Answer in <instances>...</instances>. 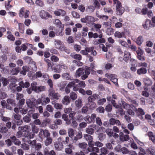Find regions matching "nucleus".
I'll use <instances>...</instances> for the list:
<instances>
[{"mask_svg":"<svg viewBox=\"0 0 155 155\" xmlns=\"http://www.w3.org/2000/svg\"><path fill=\"white\" fill-rule=\"evenodd\" d=\"M62 137H59L57 139V141L54 142V146L55 149L58 150H61L63 147V143L67 144L68 143L70 138L68 137H66L65 140H63Z\"/></svg>","mask_w":155,"mask_h":155,"instance_id":"obj_1","label":"nucleus"},{"mask_svg":"<svg viewBox=\"0 0 155 155\" xmlns=\"http://www.w3.org/2000/svg\"><path fill=\"white\" fill-rule=\"evenodd\" d=\"M68 86L70 87H72L74 91H77L80 87L84 88L85 86V84L84 81L75 79L74 81L69 82Z\"/></svg>","mask_w":155,"mask_h":155,"instance_id":"obj_2","label":"nucleus"},{"mask_svg":"<svg viewBox=\"0 0 155 155\" xmlns=\"http://www.w3.org/2000/svg\"><path fill=\"white\" fill-rule=\"evenodd\" d=\"M114 4L116 5L117 14L121 15L124 11V8L122 6L121 3L118 0H113Z\"/></svg>","mask_w":155,"mask_h":155,"instance_id":"obj_3","label":"nucleus"},{"mask_svg":"<svg viewBox=\"0 0 155 155\" xmlns=\"http://www.w3.org/2000/svg\"><path fill=\"white\" fill-rule=\"evenodd\" d=\"M50 102V98L45 95H42L37 99L38 105L41 104L42 106H45Z\"/></svg>","mask_w":155,"mask_h":155,"instance_id":"obj_4","label":"nucleus"},{"mask_svg":"<svg viewBox=\"0 0 155 155\" xmlns=\"http://www.w3.org/2000/svg\"><path fill=\"white\" fill-rule=\"evenodd\" d=\"M26 103L27 106L31 108H34V107H36V105H38L37 100L34 97L26 99Z\"/></svg>","mask_w":155,"mask_h":155,"instance_id":"obj_5","label":"nucleus"},{"mask_svg":"<svg viewBox=\"0 0 155 155\" xmlns=\"http://www.w3.org/2000/svg\"><path fill=\"white\" fill-rule=\"evenodd\" d=\"M51 134L49 131L46 129L43 130L41 129L38 134V136L40 138L42 139L45 137L50 136Z\"/></svg>","mask_w":155,"mask_h":155,"instance_id":"obj_6","label":"nucleus"},{"mask_svg":"<svg viewBox=\"0 0 155 155\" xmlns=\"http://www.w3.org/2000/svg\"><path fill=\"white\" fill-rule=\"evenodd\" d=\"M88 35L89 38H102L103 37V34L101 31L99 30L98 33H93L92 31L89 32L88 33Z\"/></svg>","mask_w":155,"mask_h":155,"instance_id":"obj_7","label":"nucleus"},{"mask_svg":"<svg viewBox=\"0 0 155 155\" xmlns=\"http://www.w3.org/2000/svg\"><path fill=\"white\" fill-rule=\"evenodd\" d=\"M104 129V127H100L96 132L98 134V138L101 141H103L106 137V135L102 133V131Z\"/></svg>","mask_w":155,"mask_h":155,"instance_id":"obj_8","label":"nucleus"},{"mask_svg":"<svg viewBox=\"0 0 155 155\" xmlns=\"http://www.w3.org/2000/svg\"><path fill=\"white\" fill-rule=\"evenodd\" d=\"M48 95L51 97V99L58 100L60 97V95L58 93L55 92L53 89H49Z\"/></svg>","mask_w":155,"mask_h":155,"instance_id":"obj_9","label":"nucleus"},{"mask_svg":"<svg viewBox=\"0 0 155 155\" xmlns=\"http://www.w3.org/2000/svg\"><path fill=\"white\" fill-rule=\"evenodd\" d=\"M105 41V39H96L94 41V44L95 45H97L99 44V46L101 48H102V50L105 52L107 51V47H105L102 43H104Z\"/></svg>","mask_w":155,"mask_h":155,"instance_id":"obj_10","label":"nucleus"},{"mask_svg":"<svg viewBox=\"0 0 155 155\" xmlns=\"http://www.w3.org/2000/svg\"><path fill=\"white\" fill-rule=\"evenodd\" d=\"M96 115L95 114H93L91 116L87 115L84 118V120L87 123L90 124L93 122L94 121L95 119L96 118Z\"/></svg>","mask_w":155,"mask_h":155,"instance_id":"obj_11","label":"nucleus"},{"mask_svg":"<svg viewBox=\"0 0 155 155\" xmlns=\"http://www.w3.org/2000/svg\"><path fill=\"white\" fill-rule=\"evenodd\" d=\"M96 127L95 125H89L86 129V132L88 134L92 135L94 132V128Z\"/></svg>","mask_w":155,"mask_h":155,"instance_id":"obj_12","label":"nucleus"},{"mask_svg":"<svg viewBox=\"0 0 155 155\" xmlns=\"http://www.w3.org/2000/svg\"><path fill=\"white\" fill-rule=\"evenodd\" d=\"M121 102L122 107L123 108L127 110V111L129 109H134V108H135V107L132 104H127L125 101H121Z\"/></svg>","mask_w":155,"mask_h":155,"instance_id":"obj_13","label":"nucleus"},{"mask_svg":"<svg viewBox=\"0 0 155 155\" xmlns=\"http://www.w3.org/2000/svg\"><path fill=\"white\" fill-rule=\"evenodd\" d=\"M110 124V125H116L117 126L121 125V123L120 121L117 119H115L113 118H111L109 120Z\"/></svg>","mask_w":155,"mask_h":155,"instance_id":"obj_14","label":"nucleus"},{"mask_svg":"<svg viewBox=\"0 0 155 155\" xmlns=\"http://www.w3.org/2000/svg\"><path fill=\"white\" fill-rule=\"evenodd\" d=\"M54 14L57 16H64L66 14V12L62 9H58L54 11Z\"/></svg>","mask_w":155,"mask_h":155,"instance_id":"obj_15","label":"nucleus"},{"mask_svg":"<svg viewBox=\"0 0 155 155\" xmlns=\"http://www.w3.org/2000/svg\"><path fill=\"white\" fill-rule=\"evenodd\" d=\"M91 68L90 67H86L85 70H84V73L85 74H83L81 77V79L83 80H84L87 78L88 77V75L90 74Z\"/></svg>","mask_w":155,"mask_h":155,"instance_id":"obj_16","label":"nucleus"},{"mask_svg":"<svg viewBox=\"0 0 155 155\" xmlns=\"http://www.w3.org/2000/svg\"><path fill=\"white\" fill-rule=\"evenodd\" d=\"M131 58L130 53L127 51H125L124 52V55L123 60L126 62H128L130 61Z\"/></svg>","mask_w":155,"mask_h":155,"instance_id":"obj_17","label":"nucleus"},{"mask_svg":"<svg viewBox=\"0 0 155 155\" xmlns=\"http://www.w3.org/2000/svg\"><path fill=\"white\" fill-rule=\"evenodd\" d=\"M85 68H79L76 71V76L77 77H80L81 75L84 74Z\"/></svg>","mask_w":155,"mask_h":155,"instance_id":"obj_18","label":"nucleus"},{"mask_svg":"<svg viewBox=\"0 0 155 155\" xmlns=\"http://www.w3.org/2000/svg\"><path fill=\"white\" fill-rule=\"evenodd\" d=\"M96 18L91 16H87V24L89 25H93L94 22L96 21Z\"/></svg>","mask_w":155,"mask_h":155,"instance_id":"obj_19","label":"nucleus"},{"mask_svg":"<svg viewBox=\"0 0 155 155\" xmlns=\"http://www.w3.org/2000/svg\"><path fill=\"white\" fill-rule=\"evenodd\" d=\"M94 48L93 47H86L85 50H86L87 53L91 52V54L93 56H95L97 54L96 51L94 50Z\"/></svg>","mask_w":155,"mask_h":155,"instance_id":"obj_20","label":"nucleus"},{"mask_svg":"<svg viewBox=\"0 0 155 155\" xmlns=\"http://www.w3.org/2000/svg\"><path fill=\"white\" fill-rule=\"evenodd\" d=\"M75 105L77 108L78 109L80 108L83 105L81 99L79 98L78 100H76L75 102Z\"/></svg>","mask_w":155,"mask_h":155,"instance_id":"obj_21","label":"nucleus"},{"mask_svg":"<svg viewBox=\"0 0 155 155\" xmlns=\"http://www.w3.org/2000/svg\"><path fill=\"white\" fill-rule=\"evenodd\" d=\"M44 155H56L55 152L53 150L49 151L47 148H45L44 151Z\"/></svg>","mask_w":155,"mask_h":155,"instance_id":"obj_22","label":"nucleus"},{"mask_svg":"<svg viewBox=\"0 0 155 155\" xmlns=\"http://www.w3.org/2000/svg\"><path fill=\"white\" fill-rule=\"evenodd\" d=\"M10 138L12 142H13L15 145L19 146L21 144V142L18 139H17L16 137H11Z\"/></svg>","mask_w":155,"mask_h":155,"instance_id":"obj_23","label":"nucleus"},{"mask_svg":"<svg viewBox=\"0 0 155 155\" xmlns=\"http://www.w3.org/2000/svg\"><path fill=\"white\" fill-rule=\"evenodd\" d=\"M74 148L73 145L71 144H69L67 147L65 148V152L68 154H71L72 152V149Z\"/></svg>","mask_w":155,"mask_h":155,"instance_id":"obj_24","label":"nucleus"},{"mask_svg":"<svg viewBox=\"0 0 155 155\" xmlns=\"http://www.w3.org/2000/svg\"><path fill=\"white\" fill-rule=\"evenodd\" d=\"M144 84L147 86H150L152 84V80L148 78H146L143 79Z\"/></svg>","mask_w":155,"mask_h":155,"instance_id":"obj_25","label":"nucleus"},{"mask_svg":"<svg viewBox=\"0 0 155 155\" xmlns=\"http://www.w3.org/2000/svg\"><path fill=\"white\" fill-rule=\"evenodd\" d=\"M82 133L81 131H79L78 132L76 136L72 139V140L74 142H75L78 140L82 138Z\"/></svg>","mask_w":155,"mask_h":155,"instance_id":"obj_26","label":"nucleus"},{"mask_svg":"<svg viewBox=\"0 0 155 155\" xmlns=\"http://www.w3.org/2000/svg\"><path fill=\"white\" fill-rule=\"evenodd\" d=\"M87 100L90 103L89 104V105H91V104L92 105V106L91 107V108H94L96 107V104L93 102V101L95 100L94 99V98L92 95L88 97L87 98Z\"/></svg>","mask_w":155,"mask_h":155,"instance_id":"obj_27","label":"nucleus"},{"mask_svg":"<svg viewBox=\"0 0 155 155\" xmlns=\"http://www.w3.org/2000/svg\"><path fill=\"white\" fill-rule=\"evenodd\" d=\"M147 70L145 68H141L138 69L137 71V73L138 75L144 74L146 73Z\"/></svg>","mask_w":155,"mask_h":155,"instance_id":"obj_28","label":"nucleus"},{"mask_svg":"<svg viewBox=\"0 0 155 155\" xmlns=\"http://www.w3.org/2000/svg\"><path fill=\"white\" fill-rule=\"evenodd\" d=\"M70 99L68 96H65L62 100V103L64 105H67L70 103Z\"/></svg>","mask_w":155,"mask_h":155,"instance_id":"obj_29","label":"nucleus"},{"mask_svg":"<svg viewBox=\"0 0 155 155\" xmlns=\"http://www.w3.org/2000/svg\"><path fill=\"white\" fill-rule=\"evenodd\" d=\"M46 139L44 141V143L46 146H48L51 144L52 142L53 139L50 136L46 137Z\"/></svg>","mask_w":155,"mask_h":155,"instance_id":"obj_30","label":"nucleus"},{"mask_svg":"<svg viewBox=\"0 0 155 155\" xmlns=\"http://www.w3.org/2000/svg\"><path fill=\"white\" fill-rule=\"evenodd\" d=\"M147 136L149 137V138L154 143H155V135L151 131H149L147 132Z\"/></svg>","mask_w":155,"mask_h":155,"instance_id":"obj_31","label":"nucleus"},{"mask_svg":"<svg viewBox=\"0 0 155 155\" xmlns=\"http://www.w3.org/2000/svg\"><path fill=\"white\" fill-rule=\"evenodd\" d=\"M125 33L124 32H120L119 31H116L114 33V35L116 38H121L124 37Z\"/></svg>","mask_w":155,"mask_h":155,"instance_id":"obj_32","label":"nucleus"},{"mask_svg":"<svg viewBox=\"0 0 155 155\" xmlns=\"http://www.w3.org/2000/svg\"><path fill=\"white\" fill-rule=\"evenodd\" d=\"M150 21L147 20L146 21L145 24L143 25V27L145 29H148L150 27Z\"/></svg>","mask_w":155,"mask_h":155,"instance_id":"obj_33","label":"nucleus"},{"mask_svg":"<svg viewBox=\"0 0 155 155\" xmlns=\"http://www.w3.org/2000/svg\"><path fill=\"white\" fill-rule=\"evenodd\" d=\"M70 56L73 58L79 61L81 60L82 59L81 55L79 54H75L74 53H72L71 54Z\"/></svg>","mask_w":155,"mask_h":155,"instance_id":"obj_34","label":"nucleus"},{"mask_svg":"<svg viewBox=\"0 0 155 155\" xmlns=\"http://www.w3.org/2000/svg\"><path fill=\"white\" fill-rule=\"evenodd\" d=\"M40 15L41 17L43 19H46L49 16L48 13L44 11H41L40 12Z\"/></svg>","mask_w":155,"mask_h":155,"instance_id":"obj_35","label":"nucleus"},{"mask_svg":"<svg viewBox=\"0 0 155 155\" xmlns=\"http://www.w3.org/2000/svg\"><path fill=\"white\" fill-rule=\"evenodd\" d=\"M29 126L27 125H25L23 126H20L18 128V130L21 131L23 133L25 132L29 129Z\"/></svg>","mask_w":155,"mask_h":155,"instance_id":"obj_36","label":"nucleus"},{"mask_svg":"<svg viewBox=\"0 0 155 155\" xmlns=\"http://www.w3.org/2000/svg\"><path fill=\"white\" fill-rule=\"evenodd\" d=\"M19 85L21 86L23 88H28L30 84L28 82L26 81L24 83L23 81H21L19 83Z\"/></svg>","mask_w":155,"mask_h":155,"instance_id":"obj_37","label":"nucleus"},{"mask_svg":"<svg viewBox=\"0 0 155 155\" xmlns=\"http://www.w3.org/2000/svg\"><path fill=\"white\" fill-rule=\"evenodd\" d=\"M114 144V141L113 140L110 141V143L108 142L105 144L106 148L107 150H112L113 149V147L112 144Z\"/></svg>","mask_w":155,"mask_h":155,"instance_id":"obj_38","label":"nucleus"},{"mask_svg":"<svg viewBox=\"0 0 155 155\" xmlns=\"http://www.w3.org/2000/svg\"><path fill=\"white\" fill-rule=\"evenodd\" d=\"M19 69L20 68L19 67L12 68L11 70L12 74L13 75H17L20 71Z\"/></svg>","mask_w":155,"mask_h":155,"instance_id":"obj_39","label":"nucleus"},{"mask_svg":"<svg viewBox=\"0 0 155 155\" xmlns=\"http://www.w3.org/2000/svg\"><path fill=\"white\" fill-rule=\"evenodd\" d=\"M46 90V87L45 86H41L37 87V90L36 91V93H39L41 92L44 91Z\"/></svg>","mask_w":155,"mask_h":155,"instance_id":"obj_40","label":"nucleus"},{"mask_svg":"<svg viewBox=\"0 0 155 155\" xmlns=\"http://www.w3.org/2000/svg\"><path fill=\"white\" fill-rule=\"evenodd\" d=\"M105 77L110 79L111 81L113 79L117 77V75L114 74H111L109 73H106L105 74Z\"/></svg>","mask_w":155,"mask_h":155,"instance_id":"obj_41","label":"nucleus"},{"mask_svg":"<svg viewBox=\"0 0 155 155\" xmlns=\"http://www.w3.org/2000/svg\"><path fill=\"white\" fill-rule=\"evenodd\" d=\"M62 76L63 78L66 80H71V77L68 73H64L62 74Z\"/></svg>","mask_w":155,"mask_h":155,"instance_id":"obj_42","label":"nucleus"},{"mask_svg":"<svg viewBox=\"0 0 155 155\" xmlns=\"http://www.w3.org/2000/svg\"><path fill=\"white\" fill-rule=\"evenodd\" d=\"M22 71L21 72V73L25 75L26 74V72L28 71L29 70V68L27 66H24L22 67Z\"/></svg>","mask_w":155,"mask_h":155,"instance_id":"obj_43","label":"nucleus"},{"mask_svg":"<svg viewBox=\"0 0 155 155\" xmlns=\"http://www.w3.org/2000/svg\"><path fill=\"white\" fill-rule=\"evenodd\" d=\"M31 129L32 133L34 134L38 133L39 130L38 128L36 126L35 124H34L31 125Z\"/></svg>","mask_w":155,"mask_h":155,"instance_id":"obj_44","label":"nucleus"},{"mask_svg":"<svg viewBox=\"0 0 155 155\" xmlns=\"http://www.w3.org/2000/svg\"><path fill=\"white\" fill-rule=\"evenodd\" d=\"M55 47L58 49L60 48L61 45L62 44V43L59 40L57 39L55 40Z\"/></svg>","mask_w":155,"mask_h":155,"instance_id":"obj_45","label":"nucleus"},{"mask_svg":"<svg viewBox=\"0 0 155 155\" xmlns=\"http://www.w3.org/2000/svg\"><path fill=\"white\" fill-rule=\"evenodd\" d=\"M93 27L95 29L96 31L100 30V29L101 28L102 25L101 24H99L94 23L93 24Z\"/></svg>","mask_w":155,"mask_h":155,"instance_id":"obj_46","label":"nucleus"},{"mask_svg":"<svg viewBox=\"0 0 155 155\" xmlns=\"http://www.w3.org/2000/svg\"><path fill=\"white\" fill-rule=\"evenodd\" d=\"M76 114V112L75 111H73L69 115V117L71 120H76V117L75 116Z\"/></svg>","mask_w":155,"mask_h":155,"instance_id":"obj_47","label":"nucleus"},{"mask_svg":"<svg viewBox=\"0 0 155 155\" xmlns=\"http://www.w3.org/2000/svg\"><path fill=\"white\" fill-rule=\"evenodd\" d=\"M7 102L8 104H10L12 106H15V101L10 98L8 99L7 100Z\"/></svg>","mask_w":155,"mask_h":155,"instance_id":"obj_48","label":"nucleus"},{"mask_svg":"<svg viewBox=\"0 0 155 155\" xmlns=\"http://www.w3.org/2000/svg\"><path fill=\"white\" fill-rule=\"evenodd\" d=\"M37 83L35 82H32L31 84V88L33 89V91L36 92V91L37 90L38 87L37 86Z\"/></svg>","mask_w":155,"mask_h":155,"instance_id":"obj_49","label":"nucleus"},{"mask_svg":"<svg viewBox=\"0 0 155 155\" xmlns=\"http://www.w3.org/2000/svg\"><path fill=\"white\" fill-rule=\"evenodd\" d=\"M68 134L69 137L72 138L74 135V130L72 128H69L68 130Z\"/></svg>","mask_w":155,"mask_h":155,"instance_id":"obj_50","label":"nucleus"},{"mask_svg":"<svg viewBox=\"0 0 155 155\" xmlns=\"http://www.w3.org/2000/svg\"><path fill=\"white\" fill-rule=\"evenodd\" d=\"M35 136V134L33 133L30 132L28 134L26 135V134L24 135V137H27L28 139H31L33 138Z\"/></svg>","mask_w":155,"mask_h":155,"instance_id":"obj_51","label":"nucleus"},{"mask_svg":"<svg viewBox=\"0 0 155 155\" xmlns=\"http://www.w3.org/2000/svg\"><path fill=\"white\" fill-rule=\"evenodd\" d=\"M137 113L139 115H143L145 114V112L143 110L140 108L136 109Z\"/></svg>","mask_w":155,"mask_h":155,"instance_id":"obj_52","label":"nucleus"},{"mask_svg":"<svg viewBox=\"0 0 155 155\" xmlns=\"http://www.w3.org/2000/svg\"><path fill=\"white\" fill-rule=\"evenodd\" d=\"M8 129L5 126H1L0 127V132L3 134H5L8 131Z\"/></svg>","mask_w":155,"mask_h":155,"instance_id":"obj_53","label":"nucleus"},{"mask_svg":"<svg viewBox=\"0 0 155 155\" xmlns=\"http://www.w3.org/2000/svg\"><path fill=\"white\" fill-rule=\"evenodd\" d=\"M106 132L109 137H111L113 136V132L112 129L108 128L106 130Z\"/></svg>","mask_w":155,"mask_h":155,"instance_id":"obj_54","label":"nucleus"},{"mask_svg":"<svg viewBox=\"0 0 155 155\" xmlns=\"http://www.w3.org/2000/svg\"><path fill=\"white\" fill-rule=\"evenodd\" d=\"M81 110L82 114H87L88 111V109L87 107L85 106L82 107Z\"/></svg>","mask_w":155,"mask_h":155,"instance_id":"obj_55","label":"nucleus"},{"mask_svg":"<svg viewBox=\"0 0 155 155\" xmlns=\"http://www.w3.org/2000/svg\"><path fill=\"white\" fill-rule=\"evenodd\" d=\"M144 88L145 91H142V94L146 97H148L149 96V93L146 91L148 90V88L145 87H144Z\"/></svg>","mask_w":155,"mask_h":155,"instance_id":"obj_56","label":"nucleus"},{"mask_svg":"<svg viewBox=\"0 0 155 155\" xmlns=\"http://www.w3.org/2000/svg\"><path fill=\"white\" fill-rule=\"evenodd\" d=\"M78 146L81 149H85L87 147V145L86 143L84 142L81 143H79L78 144Z\"/></svg>","mask_w":155,"mask_h":155,"instance_id":"obj_57","label":"nucleus"},{"mask_svg":"<svg viewBox=\"0 0 155 155\" xmlns=\"http://www.w3.org/2000/svg\"><path fill=\"white\" fill-rule=\"evenodd\" d=\"M84 137L87 141H91V140L93 139V137L87 134H84Z\"/></svg>","mask_w":155,"mask_h":155,"instance_id":"obj_58","label":"nucleus"},{"mask_svg":"<svg viewBox=\"0 0 155 155\" xmlns=\"http://www.w3.org/2000/svg\"><path fill=\"white\" fill-rule=\"evenodd\" d=\"M71 98L73 100H75L77 98V94L74 92H71L70 94Z\"/></svg>","mask_w":155,"mask_h":155,"instance_id":"obj_59","label":"nucleus"},{"mask_svg":"<svg viewBox=\"0 0 155 155\" xmlns=\"http://www.w3.org/2000/svg\"><path fill=\"white\" fill-rule=\"evenodd\" d=\"M46 109L47 111L50 112H52L54 110V108L51 105L48 104L46 106Z\"/></svg>","mask_w":155,"mask_h":155,"instance_id":"obj_60","label":"nucleus"},{"mask_svg":"<svg viewBox=\"0 0 155 155\" xmlns=\"http://www.w3.org/2000/svg\"><path fill=\"white\" fill-rule=\"evenodd\" d=\"M101 153L107 154L109 153V150L105 147H101L100 149Z\"/></svg>","mask_w":155,"mask_h":155,"instance_id":"obj_61","label":"nucleus"},{"mask_svg":"<svg viewBox=\"0 0 155 155\" xmlns=\"http://www.w3.org/2000/svg\"><path fill=\"white\" fill-rule=\"evenodd\" d=\"M47 83L50 87L49 89H53V83L52 80L50 79H49L47 81Z\"/></svg>","mask_w":155,"mask_h":155,"instance_id":"obj_62","label":"nucleus"},{"mask_svg":"<svg viewBox=\"0 0 155 155\" xmlns=\"http://www.w3.org/2000/svg\"><path fill=\"white\" fill-rule=\"evenodd\" d=\"M21 147L24 150H28L29 149V145L25 143L22 144L21 145Z\"/></svg>","mask_w":155,"mask_h":155,"instance_id":"obj_63","label":"nucleus"},{"mask_svg":"<svg viewBox=\"0 0 155 155\" xmlns=\"http://www.w3.org/2000/svg\"><path fill=\"white\" fill-rule=\"evenodd\" d=\"M23 119L24 121L26 123H28L30 122L31 119L30 117H29L27 115H26L23 117Z\"/></svg>","mask_w":155,"mask_h":155,"instance_id":"obj_64","label":"nucleus"}]
</instances>
